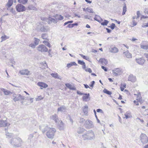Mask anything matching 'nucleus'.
I'll list each match as a JSON object with an SVG mask.
<instances>
[{"label":"nucleus","instance_id":"1","mask_svg":"<svg viewBox=\"0 0 148 148\" xmlns=\"http://www.w3.org/2000/svg\"><path fill=\"white\" fill-rule=\"evenodd\" d=\"M22 143V140L19 137L13 138L10 141V144L15 147H21Z\"/></svg>","mask_w":148,"mask_h":148},{"label":"nucleus","instance_id":"2","mask_svg":"<svg viewBox=\"0 0 148 148\" xmlns=\"http://www.w3.org/2000/svg\"><path fill=\"white\" fill-rule=\"evenodd\" d=\"M83 137L85 138L84 140L86 139L91 140L95 138V136L92 130H88L87 133L83 135Z\"/></svg>","mask_w":148,"mask_h":148},{"label":"nucleus","instance_id":"3","mask_svg":"<svg viewBox=\"0 0 148 148\" xmlns=\"http://www.w3.org/2000/svg\"><path fill=\"white\" fill-rule=\"evenodd\" d=\"M140 140L143 144H145L148 142V138L145 134H142L140 136Z\"/></svg>","mask_w":148,"mask_h":148},{"label":"nucleus","instance_id":"4","mask_svg":"<svg viewBox=\"0 0 148 148\" xmlns=\"http://www.w3.org/2000/svg\"><path fill=\"white\" fill-rule=\"evenodd\" d=\"M84 125L86 128L88 129L94 127L92 122L88 120H87L85 122Z\"/></svg>","mask_w":148,"mask_h":148},{"label":"nucleus","instance_id":"5","mask_svg":"<svg viewBox=\"0 0 148 148\" xmlns=\"http://www.w3.org/2000/svg\"><path fill=\"white\" fill-rule=\"evenodd\" d=\"M55 132L53 130H48L46 132V135L48 138L52 139L53 138Z\"/></svg>","mask_w":148,"mask_h":148},{"label":"nucleus","instance_id":"6","mask_svg":"<svg viewBox=\"0 0 148 148\" xmlns=\"http://www.w3.org/2000/svg\"><path fill=\"white\" fill-rule=\"evenodd\" d=\"M37 50L41 52H46L47 51L48 49L43 45H41L37 47Z\"/></svg>","mask_w":148,"mask_h":148},{"label":"nucleus","instance_id":"7","mask_svg":"<svg viewBox=\"0 0 148 148\" xmlns=\"http://www.w3.org/2000/svg\"><path fill=\"white\" fill-rule=\"evenodd\" d=\"M16 8L18 12H23L25 10V6L21 4H17Z\"/></svg>","mask_w":148,"mask_h":148},{"label":"nucleus","instance_id":"8","mask_svg":"<svg viewBox=\"0 0 148 148\" xmlns=\"http://www.w3.org/2000/svg\"><path fill=\"white\" fill-rule=\"evenodd\" d=\"M135 61L137 63L141 65H143L145 62V60L142 57L136 58Z\"/></svg>","mask_w":148,"mask_h":148},{"label":"nucleus","instance_id":"9","mask_svg":"<svg viewBox=\"0 0 148 148\" xmlns=\"http://www.w3.org/2000/svg\"><path fill=\"white\" fill-rule=\"evenodd\" d=\"M9 125L10 124L8 123L6 120H0V127H8Z\"/></svg>","mask_w":148,"mask_h":148},{"label":"nucleus","instance_id":"10","mask_svg":"<svg viewBox=\"0 0 148 148\" xmlns=\"http://www.w3.org/2000/svg\"><path fill=\"white\" fill-rule=\"evenodd\" d=\"M136 77L132 74H130L128 77V80L132 82H134L136 80Z\"/></svg>","mask_w":148,"mask_h":148},{"label":"nucleus","instance_id":"11","mask_svg":"<svg viewBox=\"0 0 148 148\" xmlns=\"http://www.w3.org/2000/svg\"><path fill=\"white\" fill-rule=\"evenodd\" d=\"M19 73L22 75H28L30 74V72L27 69L22 70L19 71Z\"/></svg>","mask_w":148,"mask_h":148},{"label":"nucleus","instance_id":"12","mask_svg":"<svg viewBox=\"0 0 148 148\" xmlns=\"http://www.w3.org/2000/svg\"><path fill=\"white\" fill-rule=\"evenodd\" d=\"M50 119L54 120L56 123H57L59 120L58 116L56 114H54L50 117Z\"/></svg>","mask_w":148,"mask_h":148},{"label":"nucleus","instance_id":"13","mask_svg":"<svg viewBox=\"0 0 148 148\" xmlns=\"http://www.w3.org/2000/svg\"><path fill=\"white\" fill-rule=\"evenodd\" d=\"M110 51L112 53H116L118 52V49L114 47H111L109 49Z\"/></svg>","mask_w":148,"mask_h":148},{"label":"nucleus","instance_id":"14","mask_svg":"<svg viewBox=\"0 0 148 148\" xmlns=\"http://www.w3.org/2000/svg\"><path fill=\"white\" fill-rule=\"evenodd\" d=\"M17 99H15V100L17 101L24 100L25 99L24 96L21 95L20 94H18L17 95Z\"/></svg>","mask_w":148,"mask_h":148},{"label":"nucleus","instance_id":"15","mask_svg":"<svg viewBox=\"0 0 148 148\" xmlns=\"http://www.w3.org/2000/svg\"><path fill=\"white\" fill-rule=\"evenodd\" d=\"M67 109V108L65 106H61L58 109V112H64Z\"/></svg>","mask_w":148,"mask_h":148},{"label":"nucleus","instance_id":"16","mask_svg":"<svg viewBox=\"0 0 148 148\" xmlns=\"http://www.w3.org/2000/svg\"><path fill=\"white\" fill-rule=\"evenodd\" d=\"M48 27L46 26H44L42 25H41L40 26V29L42 32H47L48 30Z\"/></svg>","mask_w":148,"mask_h":148},{"label":"nucleus","instance_id":"17","mask_svg":"<svg viewBox=\"0 0 148 148\" xmlns=\"http://www.w3.org/2000/svg\"><path fill=\"white\" fill-rule=\"evenodd\" d=\"M124 116H125L123 117V118L126 119L131 118L132 117L131 113L129 111L127 112L125 114Z\"/></svg>","mask_w":148,"mask_h":148},{"label":"nucleus","instance_id":"18","mask_svg":"<svg viewBox=\"0 0 148 148\" xmlns=\"http://www.w3.org/2000/svg\"><path fill=\"white\" fill-rule=\"evenodd\" d=\"M37 85L39 86L42 87L44 88H46L48 87V85L44 82H39L38 83Z\"/></svg>","mask_w":148,"mask_h":148},{"label":"nucleus","instance_id":"19","mask_svg":"<svg viewBox=\"0 0 148 148\" xmlns=\"http://www.w3.org/2000/svg\"><path fill=\"white\" fill-rule=\"evenodd\" d=\"M65 85L67 88L69 89L70 90H75L76 89V88L74 86H72L71 84H66Z\"/></svg>","mask_w":148,"mask_h":148},{"label":"nucleus","instance_id":"20","mask_svg":"<svg viewBox=\"0 0 148 148\" xmlns=\"http://www.w3.org/2000/svg\"><path fill=\"white\" fill-rule=\"evenodd\" d=\"M103 65H105L108 64V61L104 58H101L99 61Z\"/></svg>","mask_w":148,"mask_h":148},{"label":"nucleus","instance_id":"21","mask_svg":"<svg viewBox=\"0 0 148 148\" xmlns=\"http://www.w3.org/2000/svg\"><path fill=\"white\" fill-rule=\"evenodd\" d=\"M58 21L56 20L55 18H53L51 17H50L48 18V23H49L53 22L54 23H57Z\"/></svg>","mask_w":148,"mask_h":148},{"label":"nucleus","instance_id":"22","mask_svg":"<svg viewBox=\"0 0 148 148\" xmlns=\"http://www.w3.org/2000/svg\"><path fill=\"white\" fill-rule=\"evenodd\" d=\"M1 90L5 95H8L12 94V92L10 91L5 90L4 88H1Z\"/></svg>","mask_w":148,"mask_h":148},{"label":"nucleus","instance_id":"23","mask_svg":"<svg viewBox=\"0 0 148 148\" xmlns=\"http://www.w3.org/2000/svg\"><path fill=\"white\" fill-rule=\"evenodd\" d=\"M123 53L127 58H132V54L130 53L128 50L125 52H124Z\"/></svg>","mask_w":148,"mask_h":148},{"label":"nucleus","instance_id":"24","mask_svg":"<svg viewBox=\"0 0 148 148\" xmlns=\"http://www.w3.org/2000/svg\"><path fill=\"white\" fill-rule=\"evenodd\" d=\"M51 75L53 77L58 79H61V78L60 76L57 73H52L51 74Z\"/></svg>","mask_w":148,"mask_h":148},{"label":"nucleus","instance_id":"25","mask_svg":"<svg viewBox=\"0 0 148 148\" xmlns=\"http://www.w3.org/2000/svg\"><path fill=\"white\" fill-rule=\"evenodd\" d=\"M55 18L56 19V20L57 21V20H61L63 19L64 18L61 15L58 14L56 15L55 16Z\"/></svg>","mask_w":148,"mask_h":148},{"label":"nucleus","instance_id":"26","mask_svg":"<svg viewBox=\"0 0 148 148\" xmlns=\"http://www.w3.org/2000/svg\"><path fill=\"white\" fill-rule=\"evenodd\" d=\"M84 96L82 97L84 101H87V99L90 96V94L89 93H85V95H84Z\"/></svg>","mask_w":148,"mask_h":148},{"label":"nucleus","instance_id":"27","mask_svg":"<svg viewBox=\"0 0 148 148\" xmlns=\"http://www.w3.org/2000/svg\"><path fill=\"white\" fill-rule=\"evenodd\" d=\"M5 135L6 136V137L8 138H10L13 136V134L9 132H8V130H7L5 132Z\"/></svg>","mask_w":148,"mask_h":148},{"label":"nucleus","instance_id":"28","mask_svg":"<svg viewBox=\"0 0 148 148\" xmlns=\"http://www.w3.org/2000/svg\"><path fill=\"white\" fill-rule=\"evenodd\" d=\"M73 65L76 66L77 65V64L75 62H72L68 64L67 65V66L68 68H69Z\"/></svg>","mask_w":148,"mask_h":148},{"label":"nucleus","instance_id":"29","mask_svg":"<svg viewBox=\"0 0 148 148\" xmlns=\"http://www.w3.org/2000/svg\"><path fill=\"white\" fill-rule=\"evenodd\" d=\"M120 71V69H119L117 68L113 71V73H114V75L117 76L118 75V73Z\"/></svg>","mask_w":148,"mask_h":148},{"label":"nucleus","instance_id":"30","mask_svg":"<svg viewBox=\"0 0 148 148\" xmlns=\"http://www.w3.org/2000/svg\"><path fill=\"white\" fill-rule=\"evenodd\" d=\"M13 3V0H8V2L7 4V5L8 8H10L11 7Z\"/></svg>","mask_w":148,"mask_h":148},{"label":"nucleus","instance_id":"31","mask_svg":"<svg viewBox=\"0 0 148 148\" xmlns=\"http://www.w3.org/2000/svg\"><path fill=\"white\" fill-rule=\"evenodd\" d=\"M29 9L30 10H37V8L35 7L34 6L32 5H30L28 6Z\"/></svg>","mask_w":148,"mask_h":148},{"label":"nucleus","instance_id":"32","mask_svg":"<svg viewBox=\"0 0 148 148\" xmlns=\"http://www.w3.org/2000/svg\"><path fill=\"white\" fill-rule=\"evenodd\" d=\"M126 6V4L125 3L124 4V5L123 8V11L122 13V14L123 15L125 14V12L127 11Z\"/></svg>","mask_w":148,"mask_h":148},{"label":"nucleus","instance_id":"33","mask_svg":"<svg viewBox=\"0 0 148 148\" xmlns=\"http://www.w3.org/2000/svg\"><path fill=\"white\" fill-rule=\"evenodd\" d=\"M28 1V0H18V1L21 3H22L23 4H26Z\"/></svg>","mask_w":148,"mask_h":148},{"label":"nucleus","instance_id":"34","mask_svg":"<svg viewBox=\"0 0 148 148\" xmlns=\"http://www.w3.org/2000/svg\"><path fill=\"white\" fill-rule=\"evenodd\" d=\"M34 43L35 44L37 45L39 44V42L40 41V39L37 38H34Z\"/></svg>","mask_w":148,"mask_h":148},{"label":"nucleus","instance_id":"35","mask_svg":"<svg viewBox=\"0 0 148 148\" xmlns=\"http://www.w3.org/2000/svg\"><path fill=\"white\" fill-rule=\"evenodd\" d=\"M88 107L86 105L85 106L84 108H83V111L84 112V114H87L88 112Z\"/></svg>","mask_w":148,"mask_h":148},{"label":"nucleus","instance_id":"36","mask_svg":"<svg viewBox=\"0 0 148 148\" xmlns=\"http://www.w3.org/2000/svg\"><path fill=\"white\" fill-rule=\"evenodd\" d=\"M1 38L2 39V40L1 41V42H2L3 41L7 39H8L9 38V37L4 35L3 36H1Z\"/></svg>","mask_w":148,"mask_h":148},{"label":"nucleus","instance_id":"37","mask_svg":"<svg viewBox=\"0 0 148 148\" xmlns=\"http://www.w3.org/2000/svg\"><path fill=\"white\" fill-rule=\"evenodd\" d=\"M87 11L89 13H95V12L93 11L92 9L90 8H86Z\"/></svg>","mask_w":148,"mask_h":148},{"label":"nucleus","instance_id":"38","mask_svg":"<svg viewBox=\"0 0 148 148\" xmlns=\"http://www.w3.org/2000/svg\"><path fill=\"white\" fill-rule=\"evenodd\" d=\"M41 37L43 39L47 40V34L46 33L43 34L42 35Z\"/></svg>","mask_w":148,"mask_h":148},{"label":"nucleus","instance_id":"39","mask_svg":"<svg viewBox=\"0 0 148 148\" xmlns=\"http://www.w3.org/2000/svg\"><path fill=\"white\" fill-rule=\"evenodd\" d=\"M140 46L141 48H142L144 49H145V50L148 49V45H144L142 44H140Z\"/></svg>","mask_w":148,"mask_h":148},{"label":"nucleus","instance_id":"40","mask_svg":"<svg viewBox=\"0 0 148 148\" xmlns=\"http://www.w3.org/2000/svg\"><path fill=\"white\" fill-rule=\"evenodd\" d=\"M103 92L104 93L107 94L109 95H110L112 94V92L111 91H109L106 89H104L103 90Z\"/></svg>","mask_w":148,"mask_h":148},{"label":"nucleus","instance_id":"41","mask_svg":"<svg viewBox=\"0 0 148 148\" xmlns=\"http://www.w3.org/2000/svg\"><path fill=\"white\" fill-rule=\"evenodd\" d=\"M134 95L136 96V100L138 99L141 98L140 93V92H137V94H134Z\"/></svg>","mask_w":148,"mask_h":148},{"label":"nucleus","instance_id":"42","mask_svg":"<svg viewBox=\"0 0 148 148\" xmlns=\"http://www.w3.org/2000/svg\"><path fill=\"white\" fill-rule=\"evenodd\" d=\"M109 22L106 20H104V22L101 23V24L103 25H107Z\"/></svg>","mask_w":148,"mask_h":148},{"label":"nucleus","instance_id":"43","mask_svg":"<svg viewBox=\"0 0 148 148\" xmlns=\"http://www.w3.org/2000/svg\"><path fill=\"white\" fill-rule=\"evenodd\" d=\"M100 17L97 15H95V17L94 18V19L98 22L99 21V19L100 18Z\"/></svg>","mask_w":148,"mask_h":148},{"label":"nucleus","instance_id":"44","mask_svg":"<svg viewBox=\"0 0 148 148\" xmlns=\"http://www.w3.org/2000/svg\"><path fill=\"white\" fill-rule=\"evenodd\" d=\"M80 55L83 58L87 60H88L89 59V57H87L86 56H84L83 54H80Z\"/></svg>","mask_w":148,"mask_h":148},{"label":"nucleus","instance_id":"45","mask_svg":"<svg viewBox=\"0 0 148 148\" xmlns=\"http://www.w3.org/2000/svg\"><path fill=\"white\" fill-rule=\"evenodd\" d=\"M43 99V97H42L41 95L39 96L36 99V101H39L40 100Z\"/></svg>","mask_w":148,"mask_h":148},{"label":"nucleus","instance_id":"46","mask_svg":"<svg viewBox=\"0 0 148 148\" xmlns=\"http://www.w3.org/2000/svg\"><path fill=\"white\" fill-rule=\"evenodd\" d=\"M93 111H94V112L95 114V117H96V118L97 120L98 123H100V121L99 120V119H98L97 118V116L96 114V112L95 110H94Z\"/></svg>","mask_w":148,"mask_h":148},{"label":"nucleus","instance_id":"47","mask_svg":"<svg viewBox=\"0 0 148 148\" xmlns=\"http://www.w3.org/2000/svg\"><path fill=\"white\" fill-rule=\"evenodd\" d=\"M78 63L79 64L82 65L84 64L85 63V62L83 61L80 60H78Z\"/></svg>","mask_w":148,"mask_h":148},{"label":"nucleus","instance_id":"48","mask_svg":"<svg viewBox=\"0 0 148 148\" xmlns=\"http://www.w3.org/2000/svg\"><path fill=\"white\" fill-rule=\"evenodd\" d=\"M13 100L15 101H16L15 100V99H17V95L16 94H14L13 95Z\"/></svg>","mask_w":148,"mask_h":148},{"label":"nucleus","instance_id":"49","mask_svg":"<svg viewBox=\"0 0 148 148\" xmlns=\"http://www.w3.org/2000/svg\"><path fill=\"white\" fill-rule=\"evenodd\" d=\"M115 27V24L112 23L111 26L109 27H110L112 29H114Z\"/></svg>","mask_w":148,"mask_h":148},{"label":"nucleus","instance_id":"50","mask_svg":"<svg viewBox=\"0 0 148 148\" xmlns=\"http://www.w3.org/2000/svg\"><path fill=\"white\" fill-rule=\"evenodd\" d=\"M77 93L79 95H85V93H82L80 91L78 90L77 91Z\"/></svg>","mask_w":148,"mask_h":148},{"label":"nucleus","instance_id":"51","mask_svg":"<svg viewBox=\"0 0 148 148\" xmlns=\"http://www.w3.org/2000/svg\"><path fill=\"white\" fill-rule=\"evenodd\" d=\"M95 83V82L94 81H92L91 82L90 84V87L92 88L93 86H94Z\"/></svg>","mask_w":148,"mask_h":148},{"label":"nucleus","instance_id":"52","mask_svg":"<svg viewBox=\"0 0 148 148\" xmlns=\"http://www.w3.org/2000/svg\"><path fill=\"white\" fill-rule=\"evenodd\" d=\"M85 71L86 72H88L89 73H91L92 72V71L90 68L85 69Z\"/></svg>","mask_w":148,"mask_h":148},{"label":"nucleus","instance_id":"53","mask_svg":"<svg viewBox=\"0 0 148 148\" xmlns=\"http://www.w3.org/2000/svg\"><path fill=\"white\" fill-rule=\"evenodd\" d=\"M36 46V45L33 43H31L29 45V47H32V48H34Z\"/></svg>","mask_w":148,"mask_h":148},{"label":"nucleus","instance_id":"54","mask_svg":"<svg viewBox=\"0 0 148 148\" xmlns=\"http://www.w3.org/2000/svg\"><path fill=\"white\" fill-rule=\"evenodd\" d=\"M84 18L85 19H90L91 16H89L88 15H85L84 16Z\"/></svg>","mask_w":148,"mask_h":148},{"label":"nucleus","instance_id":"55","mask_svg":"<svg viewBox=\"0 0 148 148\" xmlns=\"http://www.w3.org/2000/svg\"><path fill=\"white\" fill-rule=\"evenodd\" d=\"M140 15V12L139 11H138L137 12V17L136 18H138L139 17Z\"/></svg>","mask_w":148,"mask_h":148},{"label":"nucleus","instance_id":"56","mask_svg":"<svg viewBox=\"0 0 148 148\" xmlns=\"http://www.w3.org/2000/svg\"><path fill=\"white\" fill-rule=\"evenodd\" d=\"M133 25H131V26L132 27H133L137 25V23H136L135 21H133Z\"/></svg>","mask_w":148,"mask_h":148},{"label":"nucleus","instance_id":"57","mask_svg":"<svg viewBox=\"0 0 148 148\" xmlns=\"http://www.w3.org/2000/svg\"><path fill=\"white\" fill-rule=\"evenodd\" d=\"M101 68L104 70V71H107V68L103 66H101Z\"/></svg>","mask_w":148,"mask_h":148},{"label":"nucleus","instance_id":"58","mask_svg":"<svg viewBox=\"0 0 148 148\" xmlns=\"http://www.w3.org/2000/svg\"><path fill=\"white\" fill-rule=\"evenodd\" d=\"M60 123H58V125L60 127H61L63 126V123L62 121H60Z\"/></svg>","mask_w":148,"mask_h":148},{"label":"nucleus","instance_id":"59","mask_svg":"<svg viewBox=\"0 0 148 148\" xmlns=\"http://www.w3.org/2000/svg\"><path fill=\"white\" fill-rule=\"evenodd\" d=\"M148 17L147 16H145L144 15H141V19H142L143 18H148Z\"/></svg>","mask_w":148,"mask_h":148},{"label":"nucleus","instance_id":"60","mask_svg":"<svg viewBox=\"0 0 148 148\" xmlns=\"http://www.w3.org/2000/svg\"><path fill=\"white\" fill-rule=\"evenodd\" d=\"M10 12H12L13 14H15V11L12 8L10 10Z\"/></svg>","mask_w":148,"mask_h":148},{"label":"nucleus","instance_id":"61","mask_svg":"<svg viewBox=\"0 0 148 148\" xmlns=\"http://www.w3.org/2000/svg\"><path fill=\"white\" fill-rule=\"evenodd\" d=\"M67 27L70 28H72L73 27V26L72 24H69L67 26Z\"/></svg>","mask_w":148,"mask_h":148},{"label":"nucleus","instance_id":"62","mask_svg":"<svg viewBox=\"0 0 148 148\" xmlns=\"http://www.w3.org/2000/svg\"><path fill=\"white\" fill-rule=\"evenodd\" d=\"M144 56L147 59V60L148 61V53H144Z\"/></svg>","mask_w":148,"mask_h":148},{"label":"nucleus","instance_id":"63","mask_svg":"<svg viewBox=\"0 0 148 148\" xmlns=\"http://www.w3.org/2000/svg\"><path fill=\"white\" fill-rule=\"evenodd\" d=\"M144 12L148 14V9L146 8L144 11Z\"/></svg>","mask_w":148,"mask_h":148},{"label":"nucleus","instance_id":"64","mask_svg":"<svg viewBox=\"0 0 148 148\" xmlns=\"http://www.w3.org/2000/svg\"><path fill=\"white\" fill-rule=\"evenodd\" d=\"M101 146L100 147V148H106V147H105L103 143H101Z\"/></svg>","mask_w":148,"mask_h":148}]
</instances>
